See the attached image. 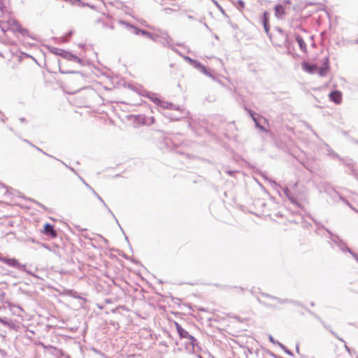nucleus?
Masks as SVG:
<instances>
[{
	"label": "nucleus",
	"mask_w": 358,
	"mask_h": 358,
	"mask_svg": "<svg viewBox=\"0 0 358 358\" xmlns=\"http://www.w3.org/2000/svg\"><path fill=\"white\" fill-rule=\"evenodd\" d=\"M71 187L80 196H83L85 194L93 193V190L87 185L76 178L72 180Z\"/></svg>",
	"instance_id": "obj_1"
},
{
	"label": "nucleus",
	"mask_w": 358,
	"mask_h": 358,
	"mask_svg": "<svg viewBox=\"0 0 358 358\" xmlns=\"http://www.w3.org/2000/svg\"><path fill=\"white\" fill-rule=\"evenodd\" d=\"M7 24L8 29H10L13 32H18L22 35H25L27 34V30L24 29L20 23L15 19L10 18L8 20Z\"/></svg>",
	"instance_id": "obj_2"
},
{
	"label": "nucleus",
	"mask_w": 358,
	"mask_h": 358,
	"mask_svg": "<svg viewBox=\"0 0 358 358\" xmlns=\"http://www.w3.org/2000/svg\"><path fill=\"white\" fill-rule=\"evenodd\" d=\"M42 233L45 236L50 237L51 238H55L57 236V233L55 229L54 225L49 223H46L44 225Z\"/></svg>",
	"instance_id": "obj_3"
},
{
	"label": "nucleus",
	"mask_w": 358,
	"mask_h": 358,
	"mask_svg": "<svg viewBox=\"0 0 358 358\" xmlns=\"http://www.w3.org/2000/svg\"><path fill=\"white\" fill-rule=\"evenodd\" d=\"M0 262L15 268H20L21 266V264L18 259L15 258H8L6 257L1 256L0 255Z\"/></svg>",
	"instance_id": "obj_4"
},
{
	"label": "nucleus",
	"mask_w": 358,
	"mask_h": 358,
	"mask_svg": "<svg viewBox=\"0 0 358 358\" xmlns=\"http://www.w3.org/2000/svg\"><path fill=\"white\" fill-rule=\"evenodd\" d=\"M196 342V340L194 336L192 337V340L185 339L184 343V350L189 354L194 353Z\"/></svg>",
	"instance_id": "obj_5"
},
{
	"label": "nucleus",
	"mask_w": 358,
	"mask_h": 358,
	"mask_svg": "<svg viewBox=\"0 0 358 358\" xmlns=\"http://www.w3.org/2000/svg\"><path fill=\"white\" fill-rule=\"evenodd\" d=\"M174 324L181 338L192 340L193 336L190 335L188 331L184 329L178 322H174Z\"/></svg>",
	"instance_id": "obj_6"
},
{
	"label": "nucleus",
	"mask_w": 358,
	"mask_h": 358,
	"mask_svg": "<svg viewBox=\"0 0 358 358\" xmlns=\"http://www.w3.org/2000/svg\"><path fill=\"white\" fill-rule=\"evenodd\" d=\"M329 97L331 101H334L336 104H339L342 102V93L340 91L335 90L331 92L329 94Z\"/></svg>",
	"instance_id": "obj_7"
},
{
	"label": "nucleus",
	"mask_w": 358,
	"mask_h": 358,
	"mask_svg": "<svg viewBox=\"0 0 358 358\" xmlns=\"http://www.w3.org/2000/svg\"><path fill=\"white\" fill-rule=\"evenodd\" d=\"M302 69L308 73H314L317 70V66L315 64H310L306 62H303L301 64Z\"/></svg>",
	"instance_id": "obj_8"
},
{
	"label": "nucleus",
	"mask_w": 358,
	"mask_h": 358,
	"mask_svg": "<svg viewBox=\"0 0 358 358\" xmlns=\"http://www.w3.org/2000/svg\"><path fill=\"white\" fill-rule=\"evenodd\" d=\"M329 69V59L326 58L325 63L323 66L317 68L318 73L320 76H324L327 74Z\"/></svg>",
	"instance_id": "obj_9"
},
{
	"label": "nucleus",
	"mask_w": 358,
	"mask_h": 358,
	"mask_svg": "<svg viewBox=\"0 0 358 358\" xmlns=\"http://www.w3.org/2000/svg\"><path fill=\"white\" fill-rule=\"evenodd\" d=\"M270 300L271 301L273 302V304L272 305H275L276 303H278L280 302V299L276 298V297H273V296H271L269 295H262V298L260 299L261 302L265 305H268L266 302V300Z\"/></svg>",
	"instance_id": "obj_10"
},
{
	"label": "nucleus",
	"mask_w": 358,
	"mask_h": 358,
	"mask_svg": "<svg viewBox=\"0 0 358 358\" xmlns=\"http://www.w3.org/2000/svg\"><path fill=\"white\" fill-rule=\"evenodd\" d=\"M296 41H297L301 50L303 52H306L307 50V47L303 38L299 34H296Z\"/></svg>",
	"instance_id": "obj_11"
},
{
	"label": "nucleus",
	"mask_w": 358,
	"mask_h": 358,
	"mask_svg": "<svg viewBox=\"0 0 358 358\" xmlns=\"http://www.w3.org/2000/svg\"><path fill=\"white\" fill-rule=\"evenodd\" d=\"M62 54H61V56L63 57L64 58H66L69 60H71V61H73V62H78L79 61V59L78 57L69 53V52H67L66 51H62Z\"/></svg>",
	"instance_id": "obj_12"
},
{
	"label": "nucleus",
	"mask_w": 358,
	"mask_h": 358,
	"mask_svg": "<svg viewBox=\"0 0 358 358\" xmlns=\"http://www.w3.org/2000/svg\"><path fill=\"white\" fill-rule=\"evenodd\" d=\"M158 106L163 108H170L172 106V103H170L169 102L162 101L159 99H156L155 101Z\"/></svg>",
	"instance_id": "obj_13"
},
{
	"label": "nucleus",
	"mask_w": 358,
	"mask_h": 358,
	"mask_svg": "<svg viewBox=\"0 0 358 358\" xmlns=\"http://www.w3.org/2000/svg\"><path fill=\"white\" fill-rule=\"evenodd\" d=\"M263 23H264V27L265 31L266 32H268V14L266 12H265L263 15Z\"/></svg>",
	"instance_id": "obj_14"
},
{
	"label": "nucleus",
	"mask_w": 358,
	"mask_h": 358,
	"mask_svg": "<svg viewBox=\"0 0 358 358\" xmlns=\"http://www.w3.org/2000/svg\"><path fill=\"white\" fill-rule=\"evenodd\" d=\"M275 9L276 15H278L279 17L284 15L285 14V8L281 5L276 6Z\"/></svg>",
	"instance_id": "obj_15"
},
{
	"label": "nucleus",
	"mask_w": 358,
	"mask_h": 358,
	"mask_svg": "<svg viewBox=\"0 0 358 358\" xmlns=\"http://www.w3.org/2000/svg\"><path fill=\"white\" fill-rule=\"evenodd\" d=\"M141 33L143 35H144V36H150V33L147 32L146 31L142 30V31H141Z\"/></svg>",
	"instance_id": "obj_16"
},
{
	"label": "nucleus",
	"mask_w": 358,
	"mask_h": 358,
	"mask_svg": "<svg viewBox=\"0 0 358 358\" xmlns=\"http://www.w3.org/2000/svg\"><path fill=\"white\" fill-rule=\"evenodd\" d=\"M196 66H197L198 68H199L201 71H206V69H205V67H204L203 66L200 65V64H196Z\"/></svg>",
	"instance_id": "obj_17"
},
{
	"label": "nucleus",
	"mask_w": 358,
	"mask_h": 358,
	"mask_svg": "<svg viewBox=\"0 0 358 358\" xmlns=\"http://www.w3.org/2000/svg\"><path fill=\"white\" fill-rule=\"evenodd\" d=\"M62 51H63V50H59L58 52H56V54L61 55V54H62Z\"/></svg>",
	"instance_id": "obj_18"
},
{
	"label": "nucleus",
	"mask_w": 358,
	"mask_h": 358,
	"mask_svg": "<svg viewBox=\"0 0 358 358\" xmlns=\"http://www.w3.org/2000/svg\"><path fill=\"white\" fill-rule=\"evenodd\" d=\"M0 322L5 323L1 318H0Z\"/></svg>",
	"instance_id": "obj_19"
},
{
	"label": "nucleus",
	"mask_w": 358,
	"mask_h": 358,
	"mask_svg": "<svg viewBox=\"0 0 358 358\" xmlns=\"http://www.w3.org/2000/svg\"><path fill=\"white\" fill-rule=\"evenodd\" d=\"M357 358H358V357H357Z\"/></svg>",
	"instance_id": "obj_20"
}]
</instances>
